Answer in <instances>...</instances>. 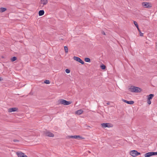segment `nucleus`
I'll use <instances>...</instances> for the list:
<instances>
[{"label":"nucleus","mask_w":157,"mask_h":157,"mask_svg":"<svg viewBox=\"0 0 157 157\" xmlns=\"http://www.w3.org/2000/svg\"><path fill=\"white\" fill-rule=\"evenodd\" d=\"M129 90L131 92L136 93L140 92L141 91L140 88L134 86H131L129 88Z\"/></svg>","instance_id":"obj_1"},{"label":"nucleus","mask_w":157,"mask_h":157,"mask_svg":"<svg viewBox=\"0 0 157 157\" xmlns=\"http://www.w3.org/2000/svg\"><path fill=\"white\" fill-rule=\"evenodd\" d=\"M129 154L131 155L133 157H136L140 154V152H139L135 150L130 151Z\"/></svg>","instance_id":"obj_2"},{"label":"nucleus","mask_w":157,"mask_h":157,"mask_svg":"<svg viewBox=\"0 0 157 157\" xmlns=\"http://www.w3.org/2000/svg\"><path fill=\"white\" fill-rule=\"evenodd\" d=\"M142 5L145 8H150L152 7V4L148 2H143L142 3Z\"/></svg>","instance_id":"obj_3"},{"label":"nucleus","mask_w":157,"mask_h":157,"mask_svg":"<svg viewBox=\"0 0 157 157\" xmlns=\"http://www.w3.org/2000/svg\"><path fill=\"white\" fill-rule=\"evenodd\" d=\"M59 101L60 104L64 105H68L71 104V103L70 101H67L64 99H61Z\"/></svg>","instance_id":"obj_4"},{"label":"nucleus","mask_w":157,"mask_h":157,"mask_svg":"<svg viewBox=\"0 0 157 157\" xmlns=\"http://www.w3.org/2000/svg\"><path fill=\"white\" fill-rule=\"evenodd\" d=\"M101 126L104 128L108 127L110 128L112 127V125L109 123H103L101 124Z\"/></svg>","instance_id":"obj_5"},{"label":"nucleus","mask_w":157,"mask_h":157,"mask_svg":"<svg viewBox=\"0 0 157 157\" xmlns=\"http://www.w3.org/2000/svg\"><path fill=\"white\" fill-rule=\"evenodd\" d=\"M73 59L79 62L82 64H84V62L80 58L78 57L74 56L73 57Z\"/></svg>","instance_id":"obj_6"},{"label":"nucleus","mask_w":157,"mask_h":157,"mask_svg":"<svg viewBox=\"0 0 157 157\" xmlns=\"http://www.w3.org/2000/svg\"><path fill=\"white\" fill-rule=\"evenodd\" d=\"M45 135L46 136L49 137H53L54 136V135L52 133L49 132L47 131L45 133Z\"/></svg>","instance_id":"obj_7"},{"label":"nucleus","mask_w":157,"mask_h":157,"mask_svg":"<svg viewBox=\"0 0 157 157\" xmlns=\"http://www.w3.org/2000/svg\"><path fill=\"white\" fill-rule=\"evenodd\" d=\"M17 108L16 107L10 108L8 109V111L9 112H15L17 110Z\"/></svg>","instance_id":"obj_8"},{"label":"nucleus","mask_w":157,"mask_h":157,"mask_svg":"<svg viewBox=\"0 0 157 157\" xmlns=\"http://www.w3.org/2000/svg\"><path fill=\"white\" fill-rule=\"evenodd\" d=\"M48 3V0H40V3L43 4V5H46Z\"/></svg>","instance_id":"obj_9"},{"label":"nucleus","mask_w":157,"mask_h":157,"mask_svg":"<svg viewBox=\"0 0 157 157\" xmlns=\"http://www.w3.org/2000/svg\"><path fill=\"white\" fill-rule=\"evenodd\" d=\"M122 101L125 103H126L128 104H132L134 103V101H128L126 100H125L124 99H123Z\"/></svg>","instance_id":"obj_10"},{"label":"nucleus","mask_w":157,"mask_h":157,"mask_svg":"<svg viewBox=\"0 0 157 157\" xmlns=\"http://www.w3.org/2000/svg\"><path fill=\"white\" fill-rule=\"evenodd\" d=\"M83 112V111L82 109H79L75 112V114H77L78 115H80Z\"/></svg>","instance_id":"obj_11"},{"label":"nucleus","mask_w":157,"mask_h":157,"mask_svg":"<svg viewBox=\"0 0 157 157\" xmlns=\"http://www.w3.org/2000/svg\"><path fill=\"white\" fill-rule=\"evenodd\" d=\"M16 154L18 157H22L24 154L21 152H17Z\"/></svg>","instance_id":"obj_12"},{"label":"nucleus","mask_w":157,"mask_h":157,"mask_svg":"<svg viewBox=\"0 0 157 157\" xmlns=\"http://www.w3.org/2000/svg\"><path fill=\"white\" fill-rule=\"evenodd\" d=\"M152 156L151 152H149L146 153L144 155L145 157H149Z\"/></svg>","instance_id":"obj_13"},{"label":"nucleus","mask_w":157,"mask_h":157,"mask_svg":"<svg viewBox=\"0 0 157 157\" xmlns=\"http://www.w3.org/2000/svg\"><path fill=\"white\" fill-rule=\"evenodd\" d=\"M44 10H40L39 12V16H41L43 15L44 14Z\"/></svg>","instance_id":"obj_14"},{"label":"nucleus","mask_w":157,"mask_h":157,"mask_svg":"<svg viewBox=\"0 0 157 157\" xmlns=\"http://www.w3.org/2000/svg\"><path fill=\"white\" fill-rule=\"evenodd\" d=\"M154 95L153 94H151L148 96L147 99L150 100L153 97Z\"/></svg>","instance_id":"obj_15"},{"label":"nucleus","mask_w":157,"mask_h":157,"mask_svg":"<svg viewBox=\"0 0 157 157\" xmlns=\"http://www.w3.org/2000/svg\"><path fill=\"white\" fill-rule=\"evenodd\" d=\"M6 10V9L4 7H1L0 8V12H3Z\"/></svg>","instance_id":"obj_16"},{"label":"nucleus","mask_w":157,"mask_h":157,"mask_svg":"<svg viewBox=\"0 0 157 157\" xmlns=\"http://www.w3.org/2000/svg\"><path fill=\"white\" fill-rule=\"evenodd\" d=\"M84 60L86 62H90V59L88 58H85Z\"/></svg>","instance_id":"obj_17"},{"label":"nucleus","mask_w":157,"mask_h":157,"mask_svg":"<svg viewBox=\"0 0 157 157\" xmlns=\"http://www.w3.org/2000/svg\"><path fill=\"white\" fill-rule=\"evenodd\" d=\"M79 138L80 139H84V138L81 137L79 135H75V139H78Z\"/></svg>","instance_id":"obj_18"},{"label":"nucleus","mask_w":157,"mask_h":157,"mask_svg":"<svg viewBox=\"0 0 157 157\" xmlns=\"http://www.w3.org/2000/svg\"><path fill=\"white\" fill-rule=\"evenodd\" d=\"M137 29L140 33V36H143V33H142L141 32V31L139 29V28H137Z\"/></svg>","instance_id":"obj_19"},{"label":"nucleus","mask_w":157,"mask_h":157,"mask_svg":"<svg viewBox=\"0 0 157 157\" xmlns=\"http://www.w3.org/2000/svg\"><path fill=\"white\" fill-rule=\"evenodd\" d=\"M133 23L136 27L137 28V29L138 28H139V27L137 22L136 21H134Z\"/></svg>","instance_id":"obj_20"},{"label":"nucleus","mask_w":157,"mask_h":157,"mask_svg":"<svg viewBox=\"0 0 157 157\" xmlns=\"http://www.w3.org/2000/svg\"><path fill=\"white\" fill-rule=\"evenodd\" d=\"M64 49L66 53L68 52V48L67 46H64Z\"/></svg>","instance_id":"obj_21"},{"label":"nucleus","mask_w":157,"mask_h":157,"mask_svg":"<svg viewBox=\"0 0 157 157\" xmlns=\"http://www.w3.org/2000/svg\"><path fill=\"white\" fill-rule=\"evenodd\" d=\"M17 58L16 57H13L11 59V60L12 61H14L17 59Z\"/></svg>","instance_id":"obj_22"},{"label":"nucleus","mask_w":157,"mask_h":157,"mask_svg":"<svg viewBox=\"0 0 157 157\" xmlns=\"http://www.w3.org/2000/svg\"><path fill=\"white\" fill-rule=\"evenodd\" d=\"M151 153L152 156V155H157V152H151Z\"/></svg>","instance_id":"obj_23"},{"label":"nucleus","mask_w":157,"mask_h":157,"mask_svg":"<svg viewBox=\"0 0 157 157\" xmlns=\"http://www.w3.org/2000/svg\"><path fill=\"white\" fill-rule=\"evenodd\" d=\"M101 69L104 70L105 68V65L102 64V65L101 66Z\"/></svg>","instance_id":"obj_24"},{"label":"nucleus","mask_w":157,"mask_h":157,"mask_svg":"<svg viewBox=\"0 0 157 157\" xmlns=\"http://www.w3.org/2000/svg\"><path fill=\"white\" fill-rule=\"evenodd\" d=\"M44 83L47 84H48L50 83V82L48 80H46L44 81Z\"/></svg>","instance_id":"obj_25"},{"label":"nucleus","mask_w":157,"mask_h":157,"mask_svg":"<svg viewBox=\"0 0 157 157\" xmlns=\"http://www.w3.org/2000/svg\"><path fill=\"white\" fill-rule=\"evenodd\" d=\"M70 70L68 69H66L65 70V72L67 73H69L70 72Z\"/></svg>","instance_id":"obj_26"},{"label":"nucleus","mask_w":157,"mask_h":157,"mask_svg":"<svg viewBox=\"0 0 157 157\" xmlns=\"http://www.w3.org/2000/svg\"><path fill=\"white\" fill-rule=\"evenodd\" d=\"M70 138H75V136H68Z\"/></svg>","instance_id":"obj_27"},{"label":"nucleus","mask_w":157,"mask_h":157,"mask_svg":"<svg viewBox=\"0 0 157 157\" xmlns=\"http://www.w3.org/2000/svg\"><path fill=\"white\" fill-rule=\"evenodd\" d=\"M147 103L149 105H150L151 103V102L150 101V100L147 99Z\"/></svg>","instance_id":"obj_28"},{"label":"nucleus","mask_w":157,"mask_h":157,"mask_svg":"<svg viewBox=\"0 0 157 157\" xmlns=\"http://www.w3.org/2000/svg\"><path fill=\"white\" fill-rule=\"evenodd\" d=\"M101 33L103 34V35H105V32L104 31H102L101 32Z\"/></svg>","instance_id":"obj_29"},{"label":"nucleus","mask_w":157,"mask_h":157,"mask_svg":"<svg viewBox=\"0 0 157 157\" xmlns=\"http://www.w3.org/2000/svg\"><path fill=\"white\" fill-rule=\"evenodd\" d=\"M13 141L14 142H18L19 141L17 140H13Z\"/></svg>","instance_id":"obj_30"},{"label":"nucleus","mask_w":157,"mask_h":157,"mask_svg":"<svg viewBox=\"0 0 157 157\" xmlns=\"http://www.w3.org/2000/svg\"><path fill=\"white\" fill-rule=\"evenodd\" d=\"M22 157H28V156L24 154V155L22 156Z\"/></svg>","instance_id":"obj_31"},{"label":"nucleus","mask_w":157,"mask_h":157,"mask_svg":"<svg viewBox=\"0 0 157 157\" xmlns=\"http://www.w3.org/2000/svg\"><path fill=\"white\" fill-rule=\"evenodd\" d=\"M106 104L107 105H109V102H107Z\"/></svg>","instance_id":"obj_32"},{"label":"nucleus","mask_w":157,"mask_h":157,"mask_svg":"<svg viewBox=\"0 0 157 157\" xmlns=\"http://www.w3.org/2000/svg\"><path fill=\"white\" fill-rule=\"evenodd\" d=\"M0 80L1 81V78H0Z\"/></svg>","instance_id":"obj_33"}]
</instances>
